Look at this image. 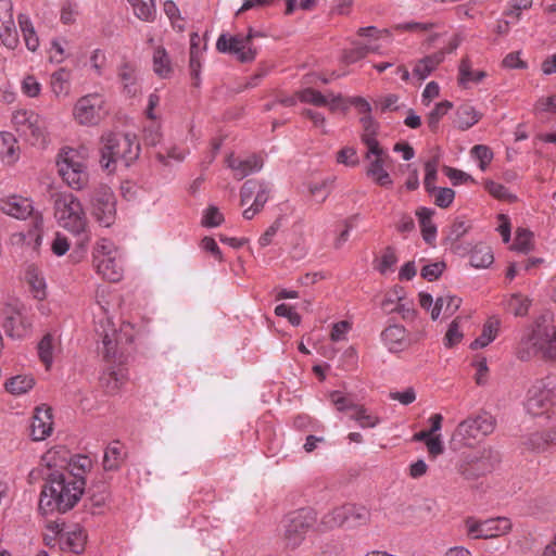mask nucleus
Returning <instances> with one entry per match:
<instances>
[{
	"instance_id": "obj_41",
	"label": "nucleus",
	"mask_w": 556,
	"mask_h": 556,
	"mask_svg": "<svg viewBox=\"0 0 556 556\" xmlns=\"http://www.w3.org/2000/svg\"><path fill=\"white\" fill-rule=\"evenodd\" d=\"M71 73L62 67L54 72L51 76V88L56 97L67 96L70 92Z\"/></svg>"
},
{
	"instance_id": "obj_30",
	"label": "nucleus",
	"mask_w": 556,
	"mask_h": 556,
	"mask_svg": "<svg viewBox=\"0 0 556 556\" xmlns=\"http://www.w3.org/2000/svg\"><path fill=\"white\" fill-rule=\"evenodd\" d=\"M99 353L102 354L103 358L108 362H115L122 358V354L118 352L117 332L112 329L111 332L105 331L102 334L101 346H98Z\"/></svg>"
},
{
	"instance_id": "obj_62",
	"label": "nucleus",
	"mask_w": 556,
	"mask_h": 556,
	"mask_svg": "<svg viewBox=\"0 0 556 556\" xmlns=\"http://www.w3.org/2000/svg\"><path fill=\"white\" fill-rule=\"evenodd\" d=\"M463 338V333L460 332L459 330V323H458V319H454L446 333H445V337H444V345L446 348H452L454 346L455 344H457Z\"/></svg>"
},
{
	"instance_id": "obj_35",
	"label": "nucleus",
	"mask_w": 556,
	"mask_h": 556,
	"mask_svg": "<svg viewBox=\"0 0 556 556\" xmlns=\"http://www.w3.org/2000/svg\"><path fill=\"white\" fill-rule=\"evenodd\" d=\"M153 71L161 78H168L173 73L170 59L163 47L154 50Z\"/></svg>"
},
{
	"instance_id": "obj_10",
	"label": "nucleus",
	"mask_w": 556,
	"mask_h": 556,
	"mask_svg": "<svg viewBox=\"0 0 556 556\" xmlns=\"http://www.w3.org/2000/svg\"><path fill=\"white\" fill-rule=\"evenodd\" d=\"M59 173L64 181L75 190H81L88 182L86 165L77 152L70 150L58 161Z\"/></svg>"
},
{
	"instance_id": "obj_36",
	"label": "nucleus",
	"mask_w": 556,
	"mask_h": 556,
	"mask_svg": "<svg viewBox=\"0 0 556 556\" xmlns=\"http://www.w3.org/2000/svg\"><path fill=\"white\" fill-rule=\"evenodd\" d=\"M458 72V83L463 87H467L469 83H480L486 76V73L483 71H473L468 58H464L460 61Z\"/></svg>"
},
{
	"instance_id": "obj_50",
	"label": "nucleus",
	"mask_w": 556,
	"mask_h": 556,
	"mask_svg": "<svg viewBox=\"0 0 556 556\" xmlns=\"http://www.w3.org/2000/svg\"><path fill=\"white\" fill-rule=\"evenodd\" d=\"M38 356L40 361L49 368L53 362V337L47 333L38 343Z\"/></svg>"
},
{
	"instance_id": "obj_15",
	"label": "nucleus",
	"mask_w": 556,
	"mask_h": 556,
	"mask_svg": "<svg viewBox=\"0 0 556 556\" xmlns=\"http://www.w3.org/2000/svg\"><path fill=\"white\" fill-rule=\"evenodd\" d=\"M103 104L102 98L97 94L81 97L74 108V116L81 125L96 124L100 118L99 111Z\"/></svg>"
},
{
	"instance_id": "obj_61",
	"label": "nucleus",
	"mask_w": 556,
	"mask_h": 556,
	"mask_svg": "<svg viewBox=\"0 0 556 556\" xmlns=\"http://www.w3.org/2000/svg\"><path fill=\"white\" fill-rule=\"evenodd\" d=\"M435 200L434 203L441 208L448 207L455 198V192L451 188H437L434 191Z\"/></svg>"
},
{
	"instance_id": "obj_26",
	"label": "nucleus",
	"mask_w": 556,
	"mask_h": 556,
	"mask_svg": "<svg viewBox=\"0 0 556 556\" xmlns=\"http://www.w3.org/2000/svg\"><path fill=\"white\" fill-rule=\"evenodd\" d=\"M346 515V528H357L370 521V511L365 506L356 504H344Z\"/></svg>"
},
{
	"instance_id": "obj_51",
	"label": "nucleus",
	"mask_w": 556,
	"mask_h": 556,
	"mask_svg": "<svg viewBox=\"0 0 556 556\" xmlns=\"http://www.w3.org/2000/svg\"><path fill=\"white\" fill-rule=\"evenodd\" d=\"M522 445L527 450L535 453L544 452L548 447L544 431L529 434L523 439Z\"/></svg>"
},
{
	"instance_id": "obj_59",
	"label": "nucleus",
	"mask_w": 556,
	"mask_h": 556,
	"mask_svg": "<svg viewBox=\"0 0 556 556\" xmlns=\"http://www.w3.org/2000/svg\"><path fill=\"white\" fill-rule=\"evenodd\" d=\"M446 265L444 262H437L426 265L421 269V277L428 281L437 280L444 271Z\"/></svg>"
},
{
	"instance_id": "obj_5",
	"label": "nucleus",
	"mask_w": 556,
	"mask_h": 556,
	"mask_svg": "<svg viewBox=\"0 0 556 556\" xmlns=\"http://www.w3.org/2000/svg\"><path fill=\"white\" fill-rule=\"evenodd\" d=\"M496 420L488 412H480L458 424L451 439L454 450L471 446L475 441L491 434L495 429Z\"/></svg>"
},
{
	"instance_id": "obj_17",
	"label": "nucleus",
	"mask_w": 556,
	"mask_h": 556,
	"mask_svg": "<svg viewBox=\"0 0 556 556\" xmlns=\"http://www.w3.org/2000/svg\"><path fill=\"white\" fill-rule=\"evenodd\" d=\"M227 166L233 172L236 179L241 180L247 176L257 173L263 168L264 161L257 154H251L245 159H240L230 154L226 160Z\"/></svg>"
},
{
	"instance_id": "obj_55",
	"label": "nucleus",
	"mask_w": 556,
	"mask_h": 556,
	"mask_svg": "<svg viewBox=\"0 0 556 556\" xmlns=\"http://www.w3.org/2000/svg\"><path fill=\"white\" fill-rule=\"evenodd\" d=\"M484 187L488 190V192L496 199L508 201H514L516 199V197L511 195L508 192V189L500 182L493 180H485Z\"/></svg>"
},
{
	"instance_id": "obj_49",
	"label": "nucleus",
	"mask_w": 556,
	"mask_h": 556,
	"mask_svg": "<svg viewBox=\"0 0 556 556\" xmlns=\"http://www.w3.org/2000/svg\"><path fill=\"white\" fill-rule=\"evenodd\" d=\"M453 108L451 101L444 100L435 104L434 109L429 113L427 123L431 131L435 132L439 128L440 119Z\"/></svg>"
},
{
	"instance_id": "obj_54",
	"label": "nucleus",
	"mask_w": 556,
	"mask_h": 556,
	"mask_svg": "<svg viewBox=\"0 0 556 556\" xmlns=\"http://www.w3.org/2000/svg\"><path fill=\"white\" fill-rule=\"evenodd\" d=\"M331 179H325L321 182L311 184L308 186L309 193L317 199L318 202H324L331 192Z\"/></svg>"
},
{
	"instance_id": "obj_63",
	"label": "nucleus",
	"mask_w": 556,
	"mask_h": 556,
	"mask_svg": "<svg viewBox=\"0 0 556 556\" xmlns=\"http://www.w3.org/2000/svg\"><path fill=\"white\" fill-rule=\"evenodd\" d=\"M330 400L339 412H344L348 409L355 410V407H357V405L354 404L351 399L341 395L339 391H332L330 393Z\"/></svg>"
},
{
	"instance_id": "obj_32",
	"label": "nucleus",
	"mask_w": 556,
	"mask_h": 556,
	"mask_svg": "<svg viewBox=\"0 0 556 556\" xmlns=\"http://www.w3.org/2000/svg\"><path fill=\"white\" fill-rule=\"evenodd\" d=\"M511 529L509 519L504 517L491 518L482 521V538L491 539L506 534Z\"/></svg>"
},
{
	"instance_id": "obj_43",
	"label": "nucleus",
	"mask_w": 556,
	"mask_h": 556,
	"mask_svg": "<svg viewBox=\"0 0 556 556\" xmlns=\"http://www.w3.org/2000/svg\"><path fill=\"white\" fill-rule=\"evenodd\" d=\"M531 300L520 293H514L506 300V309L515 316H526L528 314Z\"/></svg>"
},
{
	"instance_id": "obj_23",
	"label": "nucleus",
	"mask_w": 556,
	"mask_h": 556,
	"mask_svg": "<svg viewBox=\"0 0 556 556\" xmlns=\"http://www.w3.org/2000/svg\"><path fill=\"white\" fill-rule=\"evenodd\" d=\"M93 264L97 273L104 279L112 282L121 280L123 276V269L115 257H102L99 261H93Z\"/></svg>"
},
{
	"instance_id": "obj_38",
	"label": "nucleus",
	"mask_w": 556,
	"mask_h": 556,
	"mask_svg": "<svg viewBox=\"0 0 556 556\" xmlns=\"http://www.w3.org/2000/svg\"><path fill=\"white\" fill-rule=\"evenodd\" d=\"M361 123L364 129L362 141L367 147V149H371V152H374L376 147H380V143L376 139L378 124L375 122L371 115H364L361 118Z\"/></svg>"
},
{
	"instance_id": "obj_14",
	"label": "nucleus",
	"mask_w": 556,
	"mask_h": 556,
	"mask_svg": "<svg viewBox=\"0 0 556 556\" xmlns=\"http://www.w3.org/2000/svg\"><path fill=\"white\" fill-rule=\"evenodd\" d=\"M0 38L9 49H15L18 45L12 0H0Z\"/></svg>"
},
{
	"instance_id": "obj_6",
	"label": "nucleus",
	"mask_w": 556,
	"mask_h": 556,
	"mask_svg": "<svg viewBox=\"0 0 556 556\" xmlns=\"http://www.w3.org/2000/svg\"><path fill=\"white\" fill-rule=\"evenodd\" d=\"M556 397V379L546 377L536 380L528 390L526 409L533 416L542 415Z\"/></svg>"
},
{
	"instance_id": "obj_29",
	"label": "nucleus",
	"mask_w": 556,
	"mask_h": 556,
	"mask_svg": "<svg viewBox=\"0 0 556 556\" xmlns=\"http://www.w3.org/2000/svg\"><path fill=\"white\" fill-rule=\"evenodd\" d=\"M30 323H28L20 312H13L5 317L3 328L8 336L12 338H23L26 336Z\"/></svg>"
},
{
	"instance_id": "obj_1",
	"label": "nucleus",
	"mask_w": 556,
	"mask_h": 556,
	"mask_svg": "<svg viewBox=\"0 0 556 556\" xmlns=\"http://www.w3.org/2000/svg\"><path fill=\"white\" fill-rule=\"evenodd\" d=\"M85 486V478L79 472L53 470L46 478L39 509L43 514L53 511L64 514L78 503Z\"/></svg>"
},
{
	"instance_id": "obj_18",
	"label": "nucleus",
	"mask_w": 556,
	"mask_h": 556,
	"mask_svg": "<svg viewBox=\"0 0 556 556\" xmlns=\"http://www.w3.org/2000/svg\"><path fill=\"white\" fill-rule=\"evenodd\" d=\"M0 210L14 218L25 219L33 213V205L27 198L11 195L0 200Z\"/></svg>"
},
{
	"instance_id": "obj_3",
	"label": "nucleus",
	"mask_w": 556,
	"mask_h": 556,
	"mask_svg": "<svg viewBox=\"0 0 556 556\" xmlns=\"http://www.w3.org/2000/svg\"><path fill=\"white\" fill-rule=\"evenodd\" d=\"M101 142L100 163L109 172L115 169L117 162L129 166L140 153V146L136 141V136L131 134L108 132L101 137Z\"/></svg>"
},
{
	"instance_id": "obj_37",
	"label": "nucleus",
	"mask_w": 556,
	"mask_h": 556,
	"mask_svg": "<svg viewBox=\"0 0 556 556\" xmlns=\"http://www.w3.org/2000/svg\"><path fill=\"white\" fill-rule=\"evenodd\" d=\"M17 20L27 49L36 51L39 46V38L35 31L31 21L26 14H18Z\"/></svg>"
},
{
	"instance_id": "obj_31",
	"label": "nucleus",
	"mask_w": 556,
	"mask_h": 556,
	"mask_svg": "<svg viewBox=\"0 0 556 556\" xmlns=\"http://www.w3.org/2000/svg\"><path fill=\"white\" fill-rule=\"evenodd\" d=\"M87 493L91 514H98L97 509L103 507L109 498L108 483L105 481L94 482L88 488Z\"/></svg>"
},
{
	"instance_id": "obj_27",
	"label": "nucleus",
	"mask_w": 556,
	"mask_h": 556,
	"mask_svg": "<svg viewBox=\"0 0 556 556\" xmlns=\"http://www.w3.org/2000/svg\"><path fill=\"white\" fill-rule=\"evenodd\" d=\"M482 114L479 113L471 104L464 103L456 110L455 125L460 130H467L477 124Z\"/></svg>"
},
{
	"instance_id": "obj_53",
	"label": "nucleus",
	"mask_w": 556,
	"mask_h": 556,
	"mask_svg": "<svg viewBox=\"0 0 556 556\" xmlns=\"http://www.w3.org/2000/svg\"><path fill=\"white\" fill-rule=\"evenodd\" d=\"M298 99L301 102L311 103L316 106H325L328 104L327 97L313 88H306L298 92Z\"/></svg>"
},
{
	"instance_id": "obj_64",
	"label": "nucleus",
	"mask_w": 556,
	"mask_h": 556,
	"mask_svg": "<svg viewBox=\"0 0 556 556\" xmlns=\"http://www.w3.org/2000/svg\"><path fill=\"white\" fill-rule=\"evenodd\" d=\"M397 262V257L395 255V251L392 247H388L384 253L381 256L380 263L377 269L381 274H386L389 269H391L395 263Z\"/></svg>"
},
{
	"instance_id": "obj_4",
	"label": "nucleus",
	"mask_w": 556,
	"mask_h": 556,
	"mask_svg": "<svg viewBox=\"0 0 556 556\" xmlns=\"http://www.w3.org/2000/svg\"><path fill=\"white\" fill-rule=\"evenodd\" d=\"M54 216L58 224L76 236L86 233L88 219L80 201L68 192L53 194Z\"/></svg>"
},
{
	"instance_id": "obj_57",
	"label": "nucleus",
	"mask_w": 556,
	"mask_h": 556,
	"mask_svg": "<svg viewBox=\"0 0 556 556\" xmlns=\"http://www.w3.org/2000/svg\"><path fill=\"white\" fill-rule=\"evenodd\" d=\"M471 154L477 160H479V167L482 170H485L486 166L491 163L493 159V152L488 146L477 144L471 149Z\"/></svg>"
},
{
	"instance_id": "obj_40",
	"label": "nucleus",
	"mask_w": 556,
	"mask_h": 556,
	"mask_svg": "<svg viewBox=\"0 0 556 556\" xmlns=\"http://www.w3.org/2000/svg\"><path fill=\"white\" fill-rule=\"evenodd\" d=\"M494 261L490 247L485 244H477L471 250L470 265L475 268H486Z\"/></svg>"
},
{
	"instance_id": "obj_28",
	"label": "nucleus",
	"mask_w": 556,
	"mask_h": 556,
	"mask_svg": "<svg viewBox=\"0 0 556 556\" xmlns=\"http://www.w3.org/2000/svg\"><path fill=\"white\" fill-rule=\"evenodd\" d=\"M126 379L124 368L118 366L117 368L110 366L108 367L102 376L100 377L101 386L108 393H115Z\"/></svg>"
},
{
	"instance_id": "obj_13",
	"label": "nucleus",
	"mask_w": 556,
	"mask_h": 556,
	"mask_svg": "<svg viewBox=\"0 0 556 556\" xmlns=\"http://www.w3.org/2000/svg\"><path fill=\"white\" fill-rule=\"evenodd\" d=\"M365 159L368 161L366 175L370 177L377 185L390 188L393 181L390 174L384 169V165L390 161L389 153L380 146L375 151L367 149Z\"/></svg>"
},
{
	"instance_id": "obj_45",
	"label": "nucleus",
	"mask_w": 556,
	"mask_h": 556,
	"mask_svg": "<svg viewBox=\"0 0 556 556\" xmlns=\"http://www.w3.org/2000/svg\"><path fill=\"white\" fill-rule=\"evenodd\" d=\"M497 321H488L484 324L481 334L471 342L470 349L477 350L485 348L491 343L497 334Z\"/></svg>"
},
{
	"instance_id": "obj_48",
	"label": "nucleus",
	"mask_w": 556,
	"mask_h": 556,
	"mask_svg": "<svg viewBox=\"0 0 556 556\" xmlns=\"http://www.w3.org/2000/svg\"><path fill=\"white\" fill-rule=\"evenodd\" d=\"M136 14L142 21H151L155 14L154 0H130L128 1Z\"/></svg>"
},
{
	"instance_id": "obj_33",
	"label": "nucleus",
	"mask_w": 556,
	"mask_h": 556,
	"mask_svg": "<svg viewBox=\"0 0 556 556\" xmlns=\"http://www.w3.org/2000/svg\"><path fill=\"white\" fill-rule=\"evenodd\" d=\"M201 38L198 34H192L190 38V55H189V70L190 76L193 79V86L199 87L200 85V73H201V62H200V50L199 43Z\"/></svg>"
},
{
	"instance_id": "obj_19",
	"label": "nucleus",
	"mask_w": 556,
	"mask_h": 556,
	"mask_svg": "<svg viewBox=\"0 0 556 556\" xmlns=\"http://www.w3.org/2000/svg\"><path fill=\"white\" fill-rule=\"evenodd\" d=\"M52 431V415L50 408H37L30 425V435L34 441L45 440Z\"/></svg>"
},
{
	"instance_id": "obj_34",
	"label": "nucleus",
	"mask_w": 556,
	"mask_h": 556,
	"mask_svg": "<svg viewBox=\"0 0 556 556\" xmlns=\"http://www.w3.org/2000/svg\"><path fill=\"white\" fill-rule=\"evenodd\" d=\"M444 60V52H439L432 55H427L420 60L414 67L413 74L419 80L426 79L432 71Z\"/></svg>"
},
{
	"instance_id": "obj_20",
	"label": "nucleus",
	"mask_w": 556,
	"mask_h": 556,
	"mask_svg": "<svg viewBox=\"0 0 556 556\" xmlns=\"http://www.w3.org/2000/svg\"><path fill=\"white\" fill-rule=\"evenodd\" d=\"M381 339L390 352H401L407 345L406 329L401 325H390L381 332Z\"/></svg>"
},
{
	"instance_id": "obj_22",
	"label": "nucleus",
	"mask_w": 556,
	"mask_h": 556,
	"mask_svg": "<svg viewBox=\"0 0 556 556\" xmlns=\"http://www.w3.org/2000/svg\"><path fill=\"white\" fill-rule=\"evenodd\" d=\"M60 548L63 551H70L75 554H79L84 551L86 544V534L83 529L75 527L73 530L61 534L59 542Z\"/></svg>"
},
{
	"instance_id": "obj_56",
	"label": "nucleus",
	"mask_w": 556,
	"mask_h": 556,
	"mask_svg": "<svg viewBox=\"0 0 556 556\" xmlns=\"http://www.w3.org/2000/svg\"><path fill=\"white\" fill-rule=\"evenodd\" d=\"M224 222V215L219 212L218 207L211 205L208 206L202 218V225L204 227H217Z\"/></svg>"
},
{
	"instance_id": "obj_9",
	"label": "nucleus",
	"mask_w": 556,
	"mask_h": 556,
	"mask_svg": "<svg viewBox=\"0 0 556 556\" xmlns=\"http://www.w3.org/2000/svg\"><path fill=\"white\" fill-rule=\"evenodd\" d=\"M12 123L20 136L30 144H42L46 141L45 122L33 111H16L12 116Z\"/></svg>"
},
{
	"instance_id": "obj_46",
	"label": "nucleus",
	"mask_w": 556,
	"mask_h": 556,
	"mask_svg": "<svg viewBox=\"0 0 556 556\" xmlns=\"http://www.w3.org/2000/svg\"><path fill=\"white\" fill-rule=\"evenodd\" d=\"M470 226L466 224L465 220L456 219L452 226L450 227L448 233L445 238V241L451 245L454 251H457L459 248L458 241L463 238Z\"/></svg>"
},
{
	"instance_id": "obj_44",
	"label": "nucleus",
	"mask_w": 556,
	"mask_h": 556,
	"mask_svg": "<svg viewBox=\"0 0 556 556\" xmlns=\"http://www.w3.org/2000/svg\"><path fill=\"white\" fill-rule=\"evenodd\" d=\"M440 157L439 155L432 156L425 163V179L424 185L425 189L428 193L432 194L437 190L435 180L438 177V166H439Z\"/></svg>"
},
{
	"instance_id": "obj_42",
	"label": "nucleus",
	"mask_w": 556,
	"mask_h": 556,
	"mask_svg": "<svg viewBox=\"0 0 556 556\" xmlns=\"http://www.w3.org/2000/svg\"><path fill=\"white\" fill-rule=\"evenodd\" d=\"M35 386V379L31 376H15L5 382L8 392L20 395L28 392Z\"/></svg>"
},
{
	"instance_id": "obj_2",
	"label": "nucleus",
	"mask_w": 556,
	"mask_h": 556,
	"mask_svg": "<svg viewBox=\"0 0 556 556\" xmlns=\"http://www.w3.org/2000/svg\"><path fill=\"white\" fill-rule=\"evenodd\" d=\"M516 356L522 362L534 357L556 361V325L549 323L546 316L539 317L532 329L521 337Z\"/></svg>"
},
{
	"instance_id": "obj_16",
	"label": "nucleus",
	"mask_w": 556,
	"mask_h": 556,
	"mask_svg": "<svg viewBox=\"0 0 556 556\" xmlns=\"http://www.w3.org/2000/svg\"><path fill=\"white\" fill-rule=\"evenodd\" d=\"M270 187L269 184L264 180L249 179L240 189V204L245 206L250 200L254 197L252 203L260 207H264L269 199Z\"/></svg>"
},
{
	"instance_id": "obj_39",
	"label": "nucleus",
	"mask_w": 556,
	"mask_h": 556,
	"mask_svg": "<svg viewBox=\"0 0 556 556\" xmlns=\"http://www.w3.org/2000/svg\"><path fill=\"white\" fill-rule=\"evenodd\" d=\"M462 299L453 295L440 296L437 299L434 306L431 311V318L438 319L441 311L444 307V313L448 316L453 315L460 306Z\"/></svg>"
},
{
	"instance_id": "obj_12",
	"label": "nucleus",
	"mask_w": 556,
	"mask_h": 556,
	"mask_svg": "<svg viewBox=\"0 0 556 556\" xmlns=\"http://www.w3.org/2000/svg\"><path fill=\"white\" fill-rule=\"evenodd\" d=\"M500 462L501 455L496 450L483 448L477 456L462 465L460 475L468 480L477 479L491 472Z\"/></svg>"
},
{
	"instance_id": "obj_21",
	"label": "nucleus",
	"mask_w": 556,
	"mask_h": 556,
	"mask_svg": "<svg viewBox=\"0 0 556 556\" xmlns=\"http://www.w3.org/2000/svg\"><path fill=\"white\" fill-rule=\"evenodd\" d=\"M127 456L124 445L118 441H112L105 448L102 466L104 471H117Z\"/></svg>"
},
{
	"instance_id": "obj_7",
	"label": "nucleus",
	"mask_w": 556,
	"mask_h": 556,
	"mask_svg": "<svg viewBox=\"0 0 556 556\" xmlns=\"http://www.w3.org/2000/svg\"><path fill=\"white\" fill-rule=\"evenodd\" d=\"M316 521L313 510L303 508L289 514L285 520L283 540L286 545L296 548Z\"/></svg>"
},
{
	"instance_id": "obj_8",
	"label": "nucleus",
	"mask_w": 556,
	"mask_h": 556,
	"mask_svg": "<svg viewBox=\"0 0 556 556\" xmlns=\"http://www.w3.org/2000/svg\"><path fill=\"white\" fill-rule=\"evenodd\" d=\"M89 202L91 213L100 225L110 227L115 222L116 199L110 187L100 185L94 188Z\"/></svg>"
},
{
	"instance_id": "obj_60",
	"label": "nucleus",
	"mask_w": 556,
	"mask_h": 556,
	"mask_svg": "<svg viewBox=\"0 0 556 556\" xmlns=\"http://www.w3.org/2000/svg\"><path fill=\"white\" fill-rule=\"evenodd\" d=\"M114 252V244L108 239H101L93 250V261H99L102 257H115Z\"/></svg>"
},
{
	"instance_id": "obj_24",
	"label": "nucleus",
	"mask_w": 556,
	"mask_h": 556,
	"mask_svg": "<svg viewBox=\"0 0 556 556\" xmlns=\"http://www.w3.org/2000/svg\"><path fill=\"white\" fill-rule=\"evenodd\" d=\"M118 78L123 85L124 92L130 97L140 91V85L136 68L129 63H123L118 68Z\"/></svg>"
},
{
	"instance_id": "obj_11",
	"label": "nucleus",
	"mask_w": 556,
	"mask_h": 556,
	"mask_svg": "<svg viewBox=\"0 0 556 556\" xmlns=\"http://www.w3.org/2000/svg\"><path fill=\"white\" fill-rule=\"evenodd\" d=\"M216 49L220 53L236 55L242 63L252 62L256 56V49L252 47L251 36L222 34L216 41Z\"/></svg>"
},
{
	"instance_id": "obj_58",
	"label": "nucleus",
	"mask_w": 556,
	"mask_h": 556,
	"mask_svg": "<svg viewBox=\"0 0 556 556\" xmlns=\"http://www.w3.org/2000/svg\"><path fill=\"white\" fill-rule=\"evenodd\" d=\"M531 237L532 233L529 230L519 228L516 232L513 249L518 252H528L531 247Z\"/></svg>"
},
{
	"instance_id": "obj_47",
	"label": "nucleus",
	"mask_w": 556,
	"mask_h": 556,
	"mask_svg": "<svg viewBox=\"0 0 556 556\" xmlns=\"http://www.w3.org/2000/svg\"><path fill=\"white\" fill-rule=\"evenodd\" d=\"M321 526H324L325 529L346 527V515L344 505L336 507L331 511L324 515V517L321 518Z\"/></svg>"
},
{
	"instance_id": "obj_52",
	"label": "nucleus",
	"mask_w": 556,
	"mask_h": 556,
	"mask_svg": "<svg viewBox=\"0 0 556 556\" xmlns=\"http://www.w3.org/2000/svg\"><path fill=\"white\" fill-rule=\"evenodd\" d=\"M362 428H374L379 424V418L369 413L364 406L357 405L351 416Z\"/></svg>"
},
{
	"instance_id": "obj_25",
	"label": "nucleus",
	"mask_w": 556,
	"mask_h": 556,
	"mask_svg": "<svg viewBox=\"0 0 556 556\" xmlns=\"http://www.w3.org/2000/svg\"><path fill=\"white\" fill-rule=\"evenodd\" d=\"M434 211L428 207H419L416 211L424 240L433 245L437 236V226L432 223Z\"/></svg>"
}]
</instances>
